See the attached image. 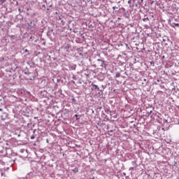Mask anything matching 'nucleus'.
Segmentation results:
<instances>
[{
    "mask_svg": "<svg viewBox=\"0 0 179 179\" xmlns=\"http://www.w3.org/2000/svg\"><path fill=\"white\" fill-rule=\"evenodd\" d=\"M6 118H8V113H3L1 116V119L2 121H5V120H6Z\"/></svg>",
    "mask_w": 179,
    "mask_h": 179,
    "instance_id": "1",
    "label": "nucleus"
},
{
    "mask_svg": "<svg viewBox=\"0 0 179 179\" xmlns=\"http://www.w3.org/2000/svg\"><path fill=\"white\" fill-rule=\"evenodd\" d=\"M98 62H101V66L103 67V68H106L107 66V64H106L104 63V61L101 60V59H98L97 60Z\"/></svg>",
    "mask_w": 179,
    "mask_h": 179,
    "instance_id": "2",
    "label": "nucleus"
},
{
    "mask_svg": "<svg viewBox=\"0 0 179 179\" xmlns=\"http://www.w3.org/2000/svg\"><path fill=\"white\" fill-rule=\"evenodd\" d=\"M70 68H71V71H75V69H76V64L70 65Z\"/></svg>",
    "mask_w": 179,
    "mask_h": 179,
    "instance_id": "3",
    "label": "nucleus"
},
{
    "mask_svg": "<svg viewBox=\"0 0 179 179\" xmlns=\"http://www.w3.org/2000/svg\"><path fill=\"white\" fill-rule=\"evenodd\" d=\"M64 48L66 50V52H69V48H71V45H69V44L66 45Z\"/></svg>",
    "mask_w": 179,
    "mask_h": 179,
    "instance_id": "4",
    "label": "nucleus"
},
{
    "mask_svg": "<svg viewBox=\"0 0 179 179\" xmlns=\"http://www.w3.org/2000/svg\"><path fill=\"white\" fill-rule=\"evenodd\" d=\"M92 86H93L95 89H96L97 90H100V88L99 87L98 85H92Z\"/></svg>",
    "mask_w": 179,
    "mask_h": 179,
    "instance_id": "5",
    "label": "nucleus"
},
{
    "mask_svg": "<svg viewBox=\"0 0 179 179\" xmlns=\"http://www.w3.org/2000/svg\"><path fill=\"white\" fill-rule=\"evenodd\" d=\"M120 76H121V73H115V78H120Z\"/></svg>",
    "mask_w": 179,
    "mask_h": 179,
    "instance_id": "6",
    "label": "nucleus"
},
{
    "mask_svg": "<svg viewBox=\"0 0 179 179\" xmlns=\"http://www.w3.org/2000/svg\"><path fill=\"white\" fill-rule=\"evenodd\" d=\"M73 171H74V173H78V171H78V168H75L74 169H73Z\"/></svg>",
    "mask_w": 179,
    "mask_h": 179,
    "instance_id": "7",
    "label": "nucleus"
},
{
    "mask_svg": "<svg viewBox=\"0 0 179 179\" xmlns=\"http://www.w3.org/2000/svg\"><path fill=\"white\" fill-rule=\"evenodd\" d=\"M173 24H174L175 26H176V27H179V23L173 22Z\"/></svg>",
    "mask_w": 179,
    "mask_h": 179,
    "instance_id": "8",
    "label": "nucleus"
},
{
    "mask_svg": "<svg viewBox=\"0 0 179 179\" xmlns=\"http://www.w3.org/2000/svg\"><path fill=\"white\" fill-rule=\"evenodd\" d=\"M146 20H148V21H149V17H145V18H143V22H146Z\"/></svg>",
    "mask_w": 179,
    "mask_h": 179,
    "instance_id": "9",
    "label": "nucleus"
},
{
    "mask_svg": "<svg viewBox=\"0 0 179 179\" xmlns=\"http://www.w3.org/2000/svg\"><path fill=\"white\" fill-rule=\"evenodd\" d=\"M0 2H1V3H5V2H6V0H0Z\"/></svg>",
    "mask_w": 179,
    "mask_h": 179,
    "instance_id": "10",
    "label": "nucleus"
},
{
    "mask_svg": "<svg viewBox=\"0 0 179 179\" xmlns=\"http://www.w3.org/2000/svg\"><path fill=\"white\" fill-rule=\"evenodd\" d=\"M20 153H24V149H21V150H20Z\"/></svg>",
    "mask_w": 179,
    "mask_h": 179,
    "instance_id": "11",
    "label": "nucleus"
},
{
    "mask_svg": "<svg viewBox=\"0 0 179 179\" xmlns=\"http://www.w3.org/2000/svg\"><path fill=\"white\" fill-rule=\"evenodd\" d=\"M113 10H115V9H118V7L113 6Z\"/></svg>",
    "mask_w": 179,
    "mask_h": 179,
    "instance_id": "12",
    "label": "nucleus"
},
{
    "mask_svg": "<svg viewBox=\"0 0 179 179\" xmlns=\"http://www.w3.org/2000/svg\"><path fill=\"white\" fill-rule=\"evenodd\" d=\"M36 138V136H34V135H32L31 136V139H34Z\"/></svg>",
    "mask_w": 179,
    "mask_h": 179,
    "instance_id": "13",
    "label": "nucleus"
},
{
    "mask_svg": "<svg viewBox=\"0 0 179 179\" xmlns=\"http://www.w3.org/2000/svg\"><path fill=\"white\" fill-rule=\"evenodd\" d=\"M128 3H132V0H129Z\"/></svg>",
    "mask_w": 179,
    "mask_h": 179,
    "instance_id": "14",
    "label": "nucleus"
},
{
    "mask_svg": "<svg viewBox=\"0 0 179 179\" xmlns=\"http://www.w3.org/2000/svg\"><path fill=\"white\" fill-rule=\"evenodd\" d=\"M75 117H76V120H79V118H78V115L77 114L75 115Z\"/></svg>",
    "mask_w": 179,
    "mask_h": 179,
    "instance_id": "15",
    "label": "nucleus"
},
{
    "mask_svg": "<svg viewBox=\"0 0 179 179\" xmlns=\"http://www.w3.org/2000/svg\"><path fill=\"white\" fill-rule=\"evenodd\" d=\"M33 134H36V129L34 130Z\"/></svg>",
    "mask_w": 179,
    "mask_h": 179,
    "instance_id": "16",
    "label": "nucleus"
},
{
    "mask_svg": "<svg viewBox=\"0 0 179 179\" xmlns=\"http://www.w3.org/2000/svg\"><path fill=\"white\" fill-rule=\"evenodd\" d=\"M152 110H150V113H149V114H152Z\"/></svg>",
    "mask_w": 179,
    "mask_h": 179,
    "instance_id": "17",
    "label": "nucleus"
},
{
    "mask_svg": "<svg viewBox=\"0 0 179 179\" xmlns=\"http://www.w3.org/2000/svg\"><path fill=\"white\" fill-rule=\"evenodd\" d=\"M157 82H158V83H159V82H160V80H159V79H158V80H157Z\"/></svg>",
    "mask_w": 179,
    "mask_h": 179,
    "instance_id": "18",
    "label": "nucleus"
},
{
    "mask_svg": "<svg viewBox=\"0 0 179 179\" xmlns=\"http://www.w3.org/2000/svg\"><path fill=\"white\" fill-rule=\"evenodd\" d=\"M28 52V50H27V49H26V50H25V52Z\"/></svg>",
    "mask_w": 179,
    "mask_h": 179,
    "instance_id": "19",
    "label": "nucleus"
},
{
    "mask_svg": "<svg viewBox=\"0 0 179 179\" xmlns=\"http://www.w3.org/2000/svg\"><path fill=\"white\" fill-rule=\"evenodd\" d=\"M0 111H3V109H2V108H0Z\"/></svg>",
    "mask_w": 179,
    "mask_h": 179,
    "instance_id": "20",
    "label": "nucleus"
},
{
    "mask_svg": "<svg viewBox=\"0 0 179 179\" xmlns=\"http://www.w3.org/2000/svg\"><path fill=\"white\" fill-rule=\"evenodd\" d=\"M73 78L76 79V78H75V76H73Z\"/></svg>",
    "mask_w": 179,
    "mask_h": 179,
    "instance_id": "21",
    "label": "nucleus"
},
{
    "mask_svg": "<svg viewBox=\"0 0 179 179\" xmlns=\"http://www.w3.org/2000/svg\"><path fill=\"white\" fill-rule=\"evenodd\" d=\"M17 136L20 137V134H18Z\"/></svg>",
    "mask_w": 179,
    "mask_h": 179,
    "instance_id": "22",
    "label": "nucleus"
},
{
    "mask_svg": "<svg viewBox=\"0 0 179 179\" xmlns=\"http://www.w3.org/2000/svg\"><path fill=\"white\" fill-rule=\"evenodd\" d=\"M155 85H157V83H155Z\"/></svg>",
    "mask_w": 179,
    "mask_h": 179,
    "instance_id": "23",
    "label": "nucleus"
},
{
    "mask_svg": "<svg viewBox=\"0 0 179 179\" xmlns=\"http://www.w3.org/2000/svg\"><path fill=\"white\" fill-rule=\"evenodd\" d=\"M110 132H113V130H110Z\"/></svg>",
    "mask_w": 179,
    "mask_h": 179,
    "instance_id": "24",
    "label": "nucleus"
},
{
    "mask_svg": "<svg viewBox=\"0 0 179 179\" xmlns=\"http://www.w3.org/2000/svg\"><path fill=\"white\" fill-rule=\"evenodd\" d=\"M34 118L36 119L37 117H35Z\"/></svg>",
    "mask_w": 179,
    "mask_h": 179,
    "instance_id": "25",
    "label": "nucleus"
},
{
    "mask_svg": "<svg viewBox=\"0 0 179 179\" xmlns=\"http://www.w3.org/2000/svg\"><path fill=\"white\" fill-rule=\"evenodd\" d=\"M47 142H48V140H47Z\"/></svg>",
    "mask_w": 179,
    "mask_h": 179,
    "instance_id": "26",
    "label": "nucleus"
}]
</instances>
